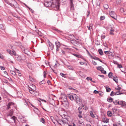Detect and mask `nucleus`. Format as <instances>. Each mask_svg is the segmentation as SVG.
<instances>
[{"label":"nucleus","instance_id":"45","mask_svg":"<svg viewBox=\"0 0 126 126\" xmlns=\"http://www.w3.org/2000/svg\"><path fill=\"white\" fill-rule=\"evenodd\" d=\"M23 102H24V105H28V103L27 102L25 99L23 100Z\"/></svg>","mask_w":126,"mask_h":126},{"label":"nucleus","instance_id":"13","mask_svg":"<svg viewBox=\"0 0 126 126\" xmlns=\"http://www.w3.org/2000/svg\"><path fill=\"white\" fill-rule=\"evenodd\" d=\"M22 51L24 53L26 54H27L28 56H29V54L28 53L30 52L27 49H25L24 48L22 49Z\"/></svg>","mask_w":126,"mask_h":126},{"label":"nucleus","instance_id":"8","mask_svg":"<svg viewBox=\"0 0 126 126\" xmlns=\"http://www.w3.org/2000/svg\"><path fill=\"white\" fill-rule=\"evenodd\" d=\"M17 3L16 1L13 0L12 1V3H10V5L13 7H16L17 5Z\"/></svg>","mask_w":126,"mask_h":126},{"label":"nucleus","instance_id":"6","mask_svg":"<svg viewBox=\"0 0 126 126\" xmlns=\"http://www.w3.org/2000/svg\"><path fill=\"white\" fill-rule=\"evenodd\" d=\"M55 44L56 47V50L58 51L59 50V48L61 46L60 43L58 42H56Z\"/></svg>","mask_w":126,"mask_h":126},{"label":"nucleus","instance_id":"59","mask_svg":"<svg viewBox=\"0 0 126 126\" xmlns=\"http://www.w3.org/2000/svg\"><path fill=\"white\" fill-rule=\"evenodd\" d=\"M120 11L122 13H123L124 12V9L123 8H121L120 9Z\"/></svg>","mask_w":126,"mask_h":126},{"label":"nucleus","instance_id":"44","mask_svg":"<svg viewBox=\"0 0 126 126\" xmlns=\"http://www.w3.org/2000/svg\"><path fill=\"white\" fill-rule=\"evenodd\" d=\"M76 41L75 40H71V43H72L74 45H75V42H76Z\"/></svg>","mask_w":126,"mask_h":126},{"label":"nucleus","instance_id":"20","mask_svg":"<svg viewBox=\"0 0 126 126\" xmlns=\"http://www.w3.org/2000/svg\"><path fill=\"white\" fill-rule=\"evenodd\" d=\"M113 100V99L111 97H109L107 99L108 101L110 102H112Z\"/></svg>","mask_w":126,"mask_h":126},{"label":"nucleus","instance_id":"24","mask_svg":"<svg viewBox=\"0 0 126 126\" xmlns=\"http://www.w3.org/2000/svg\"><path fill=\"white\" fill-rule=\"evenodd\" d=\"M93 25L92 24H90L89 26H87V27L89 30H91L92 29Z\"/></svg>","mask_w":126,"mask_h":126},{"label":"nucleus","instance_id":"4","mask_svg":"<svg viewBox=\"0 0 126 126\" xmlns=\"http://www.w3.org/2000/svg\"><path fill=\"white\" fill-rule=\"evenodd\" d=\"M110 14L111 17L115 19H116V15L114 12L111 11L110 13Z\"/></svg>","mask_w":126,"mask_h":126},{"label":"nucleus","instance_id":"29","mask_svg":"<svg viewBox=\"0 0 126 126\" xmlns=\"http://www.w3.org/2000/svg\"><path fill=\"white\" fill-rule=\"evenodd\" d=\"M68 78L70 80H74L75 78L73 77L70 76L68 77Z\"/></svg>","mask_w":126,"mask_h":126},{"label":"nucleus","instance_id":"57","mask_svg":"<svg viewBox=\"0 0 126 126\" xmlns=\"http://www.w3.org/2000/svg\"><path fill=\"white\" fill-rule=\"evenodd\" d=\"M104 52L106 54H110V51H106Z\"/></svg>","mask_w":126,"mask_h":126},{"label":"nucleus","instance_id":"53","mask_svg":"<svg viewBox=\"0 0 126 126\" xmlns=\"http://www.w3.org/2000/svg\"><path fill=\"white\" fill-rule=\"evenodd\" d=\"M113 63L114 64H117V67H118V62L117 61H113Z\"/></svg>","mask_w":126,"mask_h":126},{"label":"nucleus","instance_id":"32","mask_svg":"<svg viewBox=\"0 0 126 126\" xmlns=\"http://www.w3.org/2000/svg\"><path fill=\"white\" fill-rule=\"evenodd\" d=\"M98 51L100 55H103V52L102 49H100L98 50Z\"/></svg>","mask_w":126,"mask_h":126},{"label":"nucleus","instance_id":"38","mask_svg":"<svg viewBox=\"0 0 126 126\" xmlns=\"http://www.w3.org/2000/svg\"><path fill=\"white\" fill-rule=\"evenodd\" d=\"M29 91L30 93L33 94H35V91H33L32 90H31L30 89H29Z\"/></svg>","mask_w":126,"mask_h":126},{"label":"nucleus","instance_id":"23","mask_svg":"<svg viewBox=\"0 0 126 126\" xmlns=\"http://www.w3.org/2000/svg\"><path fill=\"white\" fill-rule=\"evenodd\" d=\"M107 114L108 115L109 117H111L112 115L111 112L110 111H107Z\"/></svg>","mask_w":126,"mask_h":126},{"label":"nucleus","instance_id":"21","mask_svg":"<svg viewBox=\"0 0 126 126\" xmlns=\"http://www.w3.org/2000/svg\"><path fill=\"white\" fill-rule=\"evenodd\" d=\"M112 109L114 113H116L117 114V113L118 112V109H116L115 108L113 109Z\"/></svg>","mask_w":126,"mask_h":126},{"label":"nucleus","instance_id":"49","mask_svg":"<svg viewBox=\"0 0 126 126\" xmlns=\"http://www.w3.org/2000/svg\"><path fill=\"white\" fill-rule=\"evenodd\" d=\"M0 28L2 30H3L4 29L2 24H0Z\"/></svg>","mask_w":126,"mask_h":126},{"label":"nucleus","instance_id":"31","mask_svg":"<svg viewBox=\"0 0 126 126\" xmlns=\"http://www.w3.org/2000/svg\"><path fill=\"white\" fill-rule=\"evenodd\" d=\"M11 119L14 120V122L15 123V122L16 120L17 119L16 118L15 116H13V117H12Z\"/></svg>","mask_w":126,"mask_h":126},{"label":"nucleus","instance_id":"62","mask_svg":"<svg viewBox=\"0 0 126 126\" xmlns=\"http://www.w3.org/2000/svg\"><path fill=\"white\" fill-rule=\"evenodd\" d=\"M114 92L113 91L111 92V94L110 95L111 96H112L113 95H114Z\"/></svg>","mask_w":126,"mask_h":126},{"label":"nucleus","instance_id":"28","mask_svg":"<svg viewBox=\"0 0 126 126\" xmlns=\"http://www.w3.org/2000/svg\"><path fill=\"white\" fill-rule=\"evenodd\" d=\"M90 114L91 116L93 118H94L95 117V116L94 115V114L93 113V111H91L90 112Z\"/></svg>","mask_w":126,"mask_h":126},{"label":"nucleus","instance_id":"2","mask_svg":"<svg viewBox=\"0 0 126 126\" xmlns=\"http://www.w3.org/2000/svg\"><path fill=\"white\" fill-rule=\"evenodd\" d=\"M75 101L76 102L78 105L81 104L82 103V101L79 97L77 95L75 99Z\"/></svg>","mask_w":126,"mask_h":126},{"label":"nucleus","instance_id":"40","mask_svg":"<svg viewBox=\"0 0 126 126\" xmlns=\"http://www.w3.org/2000/svg\"><path fill=\"white\" fill-rule=\"evenodd\" d=\"M15 44L17 46H21V43L19 42H16L15 43Z\"/></svg>","mask_w":126,"mask_h":126},{"label":"nucleus","instance_id":"63","mask_svg":"<svg viewBox=\"0 0 126 126\" xmlns=\"http://www.w3.org/2000/svg\"><path fill=\"white\" fill-rule=\"evenodd\" d=\"M99 92L97 91H96V90H95L94 91V93L95 94H98L99 93Z\"/></svg>","mask_w":126,"mask_h":126},{"label":"nucleus","instance_id":"11","mask_svg":"<svg viewBox=\"0 0 126 126\" xmlns=\"http://www.w3.org/2000/svg\"><path fill=\"white\" fill-rule=\"evenodd\" d=\"M29 88L31 90H32L33 91H35L36 90V87L34 85L32 84L30 85V86H29Z\"/></svg>","mask_w":126,"mask_h":126},{"label":"nucleus","instance_id":"7","mask_svg":"<svg viewBox=\"0 0 126 126\" xmlns=\"http://www.w3.org/2000/svg\"><path fill=\"white\" fill-rule=\"evenodd\" d=\"M119 105L122 106L126 107V102L124 101H119Z\"/></svg>","mask_w":126,"mask_h":126},{"label":"nucleus","instance_id":"14","mask_svg":"<svg viewBox=\"0 0 126 126\" xmlns=\"http://www.w3.org/2000/svg\"><path fill=\"white\" fill-rule=\"evenodd\" d=\"M14 103H13L12 102H10L9 103L8 105H7V109H9L10 108V106H12L14 105Z\"/></svg>","mask_w":126,"mask_h":126},{"label":"nucleus","instance_id":"34","mask_svg":"<svg viewBox=\"0 0 126 126\" xmlns=\"http://www.w3.org/2000/svg\"><path fill=\"white\" fill-rule=\"evenodd\" d=\"M108 77L110 78H111L112 77V72H110L108 75Z\"/></svg>","mask_w":126,"mask_h":126},{"label":"nucleus","instance_id":"10","mask_svg":"<svg viewBox=\"0 0 126 126\" xmlns=\"http://www.w3.org/2000/svg\"><path fill=\"white\" fill-rule=\"evenodd\" d=\"M49 46L50 47L51 49L52 50L54 49V45L51 43L49 41L48 42Z\"/></svg>","mask_w":126,"mask_h":126},{"label":"nucleus","instance_id":"25","mask_svg":"<svg viewBox=\"0 0 126 126\" xmlns=\"http://www.w3.org/2000/svg\"><path fill=\"white\" fill-rule=\"evenodd\" d=\"M117 78V76H116V77H113V80L117 83H118V81Z\"/></svg>","mask_w":126,"mask_h":126},{"label":"nucleus","instance_id":"41","mask_svg":"<svg viewBox=\"0 0 126 126\" xmlns=\"http://www.w3.org/2000/svg\"><path fill=\"white\" fill-rule=\"evenodd\" d=\"M105 19V17L104 16H101L100 17V20H104Z\"/></svg>","mask_w":126,"mask_h":126},{"label":"nucleus","instance_id":"60","mask_svg":"<svg viewBox=\"0 0 126 126\" xmlns=\"http://www.w3.org/2000/svg\"><path fill=\"white\" fill-rule=\"evenodd\" d=\"M32 65V64L31 63H29L28 64V67L30 69L31 68V67H30V66H31Z\"/></svg>","mask_w":126,"mask_h":126},{"label":"nucleus","instance_id":"54","mask_svg":"<svg viewBox=\"0 0 126 126\" xmlns=\"http://www.w3.org/2000/svg\"><path fill=\"white\" fill-rule=\"evenodd\" d=\"M101 71L102 73L104 74H106V71L103 70V69Z\"/></svg>","mask_w":126,"mask_h":126},{"label":"nucleus","instance_id":"12","mask_svg":"<svg viewBox=\"0 0 126 126\" xmlns=\"http://www.w3.org/2000/svg\"><path fill=\"white\" fill-rule=\"evenodd\" d=\"M19 118L20 119V121L22 123H24L26 122V120L24 117L21 116H20L19 117Z\"/></svg>","mask_w":126,"mask_h":126},{"label":"nucleus","instance_id":"18","mask_svg":"<svg viewBox=\"0 0 126 126\" xmlns=\"http://www.w3.org/2000/svg\"><path fill=\"white\" fill-rule=\"evenodd\" d=\"M78 111L79 113H82V108L80 107H79L78 109Z\"/></svg>","mask_w":126,"mask_h":126},{"label":"nucleus","instance_id":"19","mask_svg":"<svg viewBox=\"0 0 126 126\" xmlns=\"http://www.w3.org/2000/svg\"><path fill=\"white\" fill-rule=\"evenodd\" d=\"M73 55L76 57L79 58H82L83 57L82 56L80 55H77L75 54H73Z\"/></svg>","mask_w":126,"mask_h":126},{"label":"nucleus","instance_id":"46","mask_svg":"<svg viewBox=\"0 0 126 126\" xmlns=\"http://www.w3.org/2000/svg\"><path fill=\"white\" fill-rule=\"evenodd\" d=\"M10 72L12 75H16L15 72L14 71L11 70L10 71Z\"/></svg>","mask_w":126,"mask_h":126},{"label":"nucleus","instance_id":"52","mask_svg":"<svg viewBox=\"0 0 126 126\" xmlns=\"http://www.w3.org/2000/svg\"><path fill=\"white\" fill-rule=\"evenodd\" d=\"M106 91L107 92H109L111 90L110 88H106Z\"/></svg>","mask_w":126,"mask_h":126},{"label":"nucleus","instance_id":"9","mask_svg":"<svg viewBox=\"0 0 126 126\" xmlns=\"http://www.w3.org/2000/svg\"><path fill=\"white\" fill-rule=\"evenodd\" d=\"M68 120L66 118H63L62 123L64 125H66L68 124Z\"/></svg>","mask_w":126,"mask_h":126},{"label":"nucleus","instance_id":"1","mask_svg":"<svg viewBox=\"0 0 126 126\" xmlns=\"http://www.w3.org/2000/svg\"><path fill=\"white\" fill-rule=\"evenodd\" d=\"M44 4L45 6L51 7L52 8H54V10L56 11L59 9V2L55 0H45Z\"/></svg>","mask_w":126,"mask_h":126},{"label":"nucleus","instance_id":"61","mask_svg":"<svg viewBox=\"0 0 126 126\" xmlns=\"http://www.w3.org/2000/svg\"><path fill=\"white\" fill-rule=\"evenodd\" d=\"M7 51L10 54V53H11V51L9 49H7Z\"/></svg>","mask_w":126,"mask_h":126},{"label":"nucleus","instance_id":"3","mask_svg":"<svg viewBox=\"0 0 126 126\" xmlns=\"http://www.w3.org/2000/svg\"><path fill=\"white\" fill-rule=\"evenodd\" d=\"M77 95L76 94H73L71 95H69L68 96V97L71 100H75L76 97H77Z\"/></svg>","mask_w":126,"mask_h":126},{"label":"nucleus","instance_id":"22","mask_svg":"<svg viewBox=\"0 0 126 126\" xmlns=\"http://www.w3.org/2000/svg\"><path fill=\"white\" fill-rule=\"evenodd\" d=\"M118 67L119 68H122V69H120V70L122 72H124V68H123L122 65L121 64H119Z\"/></svg>","mask_w":126,"mask_h":126},{"label":"nucleus","instance_id":"30","mask_svg":"<svg viewBox=\"0 0 126 126\" xmlns=\"http://www.w3.org/2000/svg\"><path fill=\"white\" fill-rule=\"evenodd\" d=\"M62 99L63 100L64 102H66L67 101V98L66 96L64 95V97H63L62 98Z\"/></svg>","mask_w":126,"mask_h":126},{"label":"nucleus","instance_id":"27","mask_svg":"<svg viewBox=\"0 0 126 126\" xmlns=\"http://www.w3.org/2000/svg\"><path fill=\"white\" fill-rule=\"evenodd\" d=\"M97 69L98 70L101 71L103 69V68L101 66H99L97 67Z\"/></svg>","mask_w":126,"mask_h":126},{"label":"nucleus","instance_id":"51","mask_svg":"<svg viewBox=\"0 0 126 126\" xmlns=\"http://www.w3.org/2000/svg\"><path fill=\"white\" fill-rule=\"evenodd\" d=\"M113 102L114 104L116 105H117L118 104V101H117V100L115 101H114Z\"/></svg>","mask_w":126,"mask_h":126},{"label":"nucleus","instance_id":"64","mask_svg":"<svg viewBox=\"0 0 126 126\" xmlns=\"http://www.w3.org/2000/svg\"><path fill=\"white\" fill-rule=\"evenodd\" d=\"M39 84L40 85H41L42 84H45V83L43 81H41L39 83Z\"/></svg>","mask_w":126,"mask_h":126},{"label":"nucleus","instance_id":"58","mask_svg":"<svg viewBox=\"0 0 126 126\" xmlns=\"http://www.w3.org/2000/svg\"><path fill=\"white\" fill-rule=\"evenodd\" d=\"M92 63L94 65H97V63L95 61H93V60H92Z\"/></svg>","mask_w":126,"mask_h":126},{"label":"nucleus","instance_id":"50","mask_svg":"<svg viewBox=\"0 0 126 126\" xmlns=\"http://www.w3.org/2000/svg\"><path fill=\"white\" fill-rule=\"evenodd\" d=\"M82 107L84 110H86L88 109V108L85 105H83Z\"/></svg>","mask_w":126,"mask_h":126},{"label":"nucleus","instance_id":"33","mask_svg":"<svg viewBox=\"0 0 126 126\" xmlns=\"http://www.w3.org/2000/svg\"><path fill=\"white\" fill-rule=\"evenodd\" d=\"M70 5L71 9L72 10H74V7L73 2L70 3Z\"/></svg>","mask_w":126,"mask_h":126},{"label":"nucleus","instance_id":"42","mask_svg":"<svg viewBox=\"0 0 126 126\" xmlns=\"http://www.w3.org/2000/svg\"><path fill=\"white\" fill-rule=\"evenodd\" d=\"M121 88L120 87H119V95H120L122 94H123L124 93L123 92L121 93L120 92V90H121Z\"/></svg>","mask_w":126,"mask_h":126},{"label":"nucleus","instance_id":"48","mask_svg":"<svg viewBox=\"0 0 126 126\" xmlns=\"http://www.w3.org/2000/svg\"><path fill=\"white\" fill-rule=\"evenodd\" d=\"M69 37L70 38L72 39L74 38V36L73 35H69Z\"/></svg>","mask_w":126,"mask_h":126},{"label":"nucleus","instance_id":"56","mask_svg":"<svg viewBox=\"0 0 126 126\" xmlns=\"http://www.w3.org/2000/svg\"><path fill=\"white\" fill-rule=\"evenodd\" d=\"M30 79L32 81H34V79L32 77H30Z\"/></svg>","mask_w":126,"mask_h":126},{"label":"nucleus","instance_id":"37","mask_svg":"<svg viewBox=\"0 0 126 126\" xmlns=\"http://www.w3.org/2000/svg\"><path fill=\"white\" fill-rule=\"evenodd\" d=\"M50 119L52 121L54 124H55V120L54 117L52 116H51L50 117Z\"/></svg>","mask_w":126,"mask_h":126},{"label":"nucleus","instance_id":"47","mask_svg":"<svg viewBox=\"0 0 126 126\" xmlns=\"http://www.w3.org/2000/svg\"><path fill=\"white\" fill-rule=\"evenodd\" d=\"M60 75H61V76H62L63 77L65 78H66V77L65 76V75L63 73H60Z\"/></svg>","mask_w":126,"mask_h":126},{"label":"nucleus","instance_id":"36","mask_svg":"<svg viewBox=\"0 0 126 126\" xmlns=\"http://www.w3.org/2000/svg\"><path fill=\"white\" fill-rule=\"evenodd\" d=\"M90 56H91V58L92 59H93L94 60H98L99 61V58H98L97 57H93V56L92 55H91Z\"/></svg>","mask_w":126,"mask_h":126},{"label":"nucleus","instance_id":"16","mask_svg":"<svg viewBox=\"0 0 126 126\" xmlns=\"http://www.w3.org/2000/svg\"><path fill=\"white\" fill-rule=\"evenodd\" d=\"M13 114V112L12 110H11L9 111L7 115V116H12Z\"/></svg>","mask_w":126,"mask_h":126},{"label":"nucleus","instance_id":"5","mask_svg":"<svg viewBox=\"0 0 126 126\" xmlns=\"http://www.w3.org/2000/svg\"><path fill=\"white\" fill-rule=\"evenodd\" d=\"M109 29H110V34L111 35L113 34L114 30L113 26L110 25V26L109 27Z\"/></svg>","mask_w":126,"mask_h":126},{"label":"nucleus","instance_id":"35","mask_svg":"<svg viewBox=\"0 0 126 126\" xmlns=\"http://www.w3.org/2000/svg\"><path fill=\"white\" fill-rule=\"evenodd\" d=\"M56 121L57 122V123L60 124V125H61V123H62V119H58V120H57Z\"/></svg>","mask_w":126,"mask_h":126},{"label":"nucleus","instance_id":"39","mask_svg":"<svg viewBox=\"0 0 126 126\" xmlns=\"http://www.w3.org/2000/svg\"><path fill=\"white\" fill-rule=\"evenodd\" d=\"M104 7L105 9H107L109 7L108 5L107 4H104Z\"/></svg>","mask_w":126,"mask_h":126},{"label":"nucleus","instance_id":"43","mask_svg":"<svg viewBox=\"0 0 126 126\" xmlns=\"http://www.w3.org/2000/svg\"><path fill=\"white\" fill-rule=\"evenodd\" d=\"M40 122L44 124L45 123V121L44 119L43 118L41 119Z\"/></svg>","mask_w":126,"mask_h":126},{"label":"nucleus","instance_id":"17","mask_svg":"<svg viewBox=\"0 0 126 126\" xmlns=\"http://www.w3.org/2000/svg\"><path fill=\"white\" fill-rule=\"evenodd\" d=\"M13 0H5V1L7 4L9 5H10V3H12Z\"/></svg>","mask_w":126,"mask_h":126},{"label":"nucleus","instance_id":"55","mask_svg":"<svg viewBox=\"0 0 126 126\" xmlns=\"http://www.w3.org/2000/svg\"><path fill=\"white\" fill-rule=\"evenodd\" d=\"M78 117L80 118H81L82 117V113H79V114H78Z\"/></svg>","mask_w":126,"mask_h":126},{"label":"nucleus","instance_id":"15","mask_svg":"<svg viewBox=\"0 0 126 126\" xmlns=\"http://www.w3.org/2000/svg\"><path fill=\"white\" fill-rule=\"evenodd\" d=\"M102 122L104 123H107L109 122V119L105 117L102 118Z\"/></svg>","mask_w":126,"mask_h":126},{"label":"nucleus","instance_id":"26","mask_svg":"<svg viewBox=\"0 0 126 126\" xmlns=\"http://www.w3.org/2000/svg\"><path fill=\"white\" fill-rule=\"evenodd\" d=\"M10 54L11 55H13L15 56L16 55V53L15 51L14 50H12L11 51Z\"/></svg>","mask_w":126,"mask_h":126}]
</instances>
